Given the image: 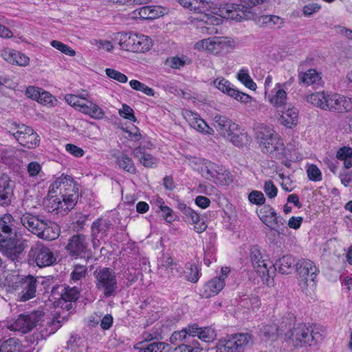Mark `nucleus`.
Wrapping results in <instances>:
<instances>
[{
	"mask_svg": "<svg viewBox=\"0 0 352 352\" xmlns=\"http://www.w3.org/2000/svg\"><path fill=\"white\" fill-rule=\"evenodd\" d=\"M65 289V285H55L52 287L50 296V300H54V306H58L63 298V293Z\"/></svg>",
	"mask_w": 352,
	"mask_h": 352,
	"instance_id": "de8ad7c7",
	"label": "nucleus"
},
{
	"mask_svg": "<svg viewBox=\"0 0 352 352\" xmlns=\"http://www.w3.org/2000/svg\"><path fill=\"white\" fill-rule=\"evenodd\" d=\"M45 217L34 214L32 212H26L21 217V224L30 232L36 235H39V232L42 226H44Z\"/></svg>",
	"mask_w": 352,
	"mask_h": 352,
	"instance_id": "a211bd4d",
	"label": "nucleus"
},
{
	"mask_svg": "<svg viewBox=\"0 0 352 352\" xmlns=\"http://www.w3.org/2000/svg\"><path fill=\"white\" fill-rule=\"evenodd\" d=\"M56 256L50 248L43 244H37L30 248L28 260L35 263L39 267L53 265L56 263Z\"/></svg>",
	"mask_w": 352,
	"mask_h": 352,
	"instance_id": "1a4fd4ad",
	"label": "nucleus"
},
{
	"mask_svg": "<svg viewBox=\"0 0 352 352\" xmlns=\"http://www.w3.org/2000/svg\"><path fill=\"white\" fill-rule=\"evenodd\" d=\"M190 338H192L187 327L181 331H174L170 338V342L171 344H177V343L180 341H186L187 340H189Z\"/></svg>",
	"mask_w": 352,
	"mask_h": 352,
	"instance_id": "864d4df0",
	"label": "nucleus"
},
{
	"mask_svg": "<svg viewBox=\"0 0 352 352\" xmlns=\"http://www.w3.org/2000/svg\"><path fill=\"white\" fill-rule=\"evenodd\" d=\"M263 190L270 199L276 197L278 192V189L272 180H267L265 182Z\"/></svg>",
	"mask_w": 352,
	"mask_h": 352,
	"instance_id": "0e129e2a",
	"label": "nucleus"
},
{
	"mask_svg": "<svg viewBox=\"0 0 352 352\" xmlns=\"http://www.w3.org/2000/svg\"><path fill=\"white\" fill-rule=\"evenodd\" d=\"M211 45L209 47V52L218 54L223 52H228L232 46L233 41L228 40L225 37H214L210 38Z\"/></svg>",
	"mask_w": 352,
	"mask_h": 352,
	"instance_id": "2f4dec72",
	"label": "nucleus"
},
{
	"mask_svg": "<svg viewBox=\"0 0 352 352\" xmlns=\"http://www.w3.org/2000/svg\"><path fill=\"white\" fill-rule=\"evenodd\" d=\"M336 158L344 162L345 168L352 167V148L343 146L338 149L336 153Z\"/></svg>",
	"mask_w": 352,
	"mask_h": 352,
	"instance_id": "c03bdc74",
	"label": "nucleus"
},
{
	"mask_svg": "<svg viewBox=\"0 0 352 352\" xmlns=\"http://www.w3.org/2000/svg\"><path fill=\"white\" fill-rule=\"evenodd\" d=\"M299 83L309 86L318 83L321 80L320 74L314 69H308L298 74Z\"/></svg>",
	"mask_w": 352,
	"mask_h": 352,
	"instance_id": "f704fd0d",
	"label": "nucleus"
},
{
	"mask_svg": "<svg viewBox=\"0 0 352 352\" xmlns=\"http://www.w3.org/2000/svg\"><path fill=\"white\" fill-rule=\"evenodd\" d=\"M138 344L141 345L137 347L139 352H162L166 347L165 343L162 342H152L147 344H142V342H140Z\"/></svg>",
	"mask_w": 352,
	"mask_h": 352,
	"instance_id": "3c124183",
	"label": "nucleus"
},
{
	"mask_svg": "<svg viewBox=\"0 0 352 352\" xmlns=\"http://www.w3.org/2000/svg\"><path fill=\"white\" fill-rule=\"evenodd\" d=\"M44 223H45L44 226H42L38 236L47 241L56 239L59 236L58 226L46 218H45Z\"/></svg>",
	"mask_w": 352,
	"mask_h": 352,
	"instance_id": "c85d7f7f",
	"label": "nucleus"
},
{
	"mask_svg": "<svg viewBox=\"0 0 352 352\" xmlns=\"http://www.w3.org/2000/svg\"><path fill=\"white\" fill-rule=\"evenodd\" d=\"M65 249L68 254L75 258L89 259L92 256L91 252L88 248L87 236L82 234L73 235L69 239Z\"/></svg>",
	"mask_w": 352,
	"mask_h": 352,
	"instance_id": "ddd939ff",
	"label": "nucleus"
},
{
	"mask_svg": "<svg viewBox=\"0 0 352 352\" xmlns=\"http://www.w3.org/2000/svg\"><path fill=\"white\" fill-rule=\"evenodd\" d=\"M81 112L89 115L91 118L96 120L102 119L104 116V111L96 104L86 100L85 105L81 106Z\"/></svg>",
	"mask_w": 352,
	"mask_h": 352,
	"instance_id": "c9c22d12",
	"label": "nucleus"
},
{
	"mask_svg": "<svg viewBox=\"0 0 352 352\" xmlns=\"http://www.w3.org/2000/svg\"><path fill=\"white\" fill-rule=\"evenodd\" d=\"M105 73L109 78L113 79L119 82L125 83L128 80V78L125 74L114 69L107 68L105 69Z\"/></svg>",
	"mask_w": 352,
	"mask_h": 352,
	"instance_id": "bf43d9fd",
	"label": "nucleus"
},
{
	"mask_svg": "<svg viewBox=\"0 0 352 352\" xmlns=\"http://www.w3.org/2000/svg\"><path fill=\"white\" fill-rule=\"evenodd\" d=\"M214 85L216 87L224 94L232 97L236 93V89L228 80L222 78L221 79L217 78L214 80Z\"/></svg>",
	"mask_w": 352,
	"mask_h": 352,
	"instance_id": "49530a36",
	"label": "nucleus"
},
{
	"mask_svg": "<svg viewBox=\"0 0 352 352\" xmlns=\"http://www.w3.org/2000/svg\"><path fill=\"white\" fill-rule=\"evenodd\" d=\"M65 150L76 157H80L85 154L82 148L73 144H67Z\"/></svg>",
	"mask_w": 352,
	"mask_h": 352,
	"instance_id": "774afa93",
	"label": "nucleus"
},
{
	"mask_svg": "<svg viewBox=\"0 0 352 352\" xmlns=\"http://www.w3.org/2000/svg\"><path fill=\"white\" fill-rule=\"evenodd\" d=\"M51 45L54 47L55 49L59 50L62 53L69 56H74L76 55V51L72 49L70 47H69L67 45L64 44L63 43L54 40L51 42Z\"/></svg>",
	"mask_w": 352,
	"mask_h": 352,
	"instance_id": "6e6d98bb",
	"label": "nucleus"
},
{
	"mask_svg": "<svg viewBox=\"0 0 352 352\" xmlns=\"http://www.w3.org/2000/svg\"><path fill=\"white\" fill-rule=\"evenodd\" d=\"M309 179L313 182H320L322 179V173L315 164H310L307 169Z\"/></svg>",
	"mask_w": 352,
	"mask_h": 352,
	"instance_id": "13d9d810",
	"label": "nucleus"
},
{
	"mask_svg": "<svg viewBox=\"0 0 352 352\" xmlns=\"http://www.w3.org/2000/svg\"><path fill=\"white\" fill-rule=\"evenodd\" d=\"M116 162L118 166L123 169L124 171L135 174L136 173V168L132 158L129 157L125 153H121L116 157Z\"/></svg>",
	"mask_w": 352,
	"mask_h": 352,
	"instance_id": "a19ab883",
	"label": "nucleus"
},
{
	"mask_svg": "<svg viewBox=\"0 0 352 352\" xmlns=\"http://www.w3.org/2000/svg\"><path fill=\"white\" fill-rule=\"evenodd\" d=\"M201 171L203 176L208 179H219L220 176L223 175V168L217 164L207 161L201 167Z\"/></svg>",
	"mask_w": 352,
	"mask_h": 352,
	"instance_id": "7c9ffc66",
	"label": "nucleus"
},
{
	"mask_svg": "<svg viewBox=\"0 0 352 352\" xmlns=\"http://www.w3.org/2000/svg\"><path fill=\"white\" fill-rule=\"evenodd\" d=\"M226 4L223 5V6H221L219 8H217L216 6L213 3L212 9L210 10V13L206 14V23L208 25H219L222 23V19H226V17H223V16L220 15V12H217V10L221 8H223ZM209 12V10H208ZM226 19H228L226 18ZM232 20V19H230Z\"/></svg>",
	"mask_w": 352,
	"mask_h": 352,
	"instance_id": "a18cd8bd",
	"label": "nucleus"
},
{
	"mask_svg": "<svg viewBox=\"0 0 352 352\" xmlns=\"http://www.w3.org/2000/svg\"><path fill=\"white\" fill-rule=\"evenodd\" d=\"M276 215V210L270 205L267 204L263 205L258 212L260 219L270 229L272 226V220Z\"/></svg>",
	"mask_w": 352,
	"mask_h": 352,
	"instance_id": "ea45409f",
	"label": "nucleus"
},
{
	"mask_svg": "<svg viewBox=\"0 0 352 352\" xmlns=\"http://www.w3.org/2000/svg\"><path fill=\"white\" fill-rule=\"evenodd\" d=\"M159 262L160 263L161 266L170 270L173 274H174V270L178 276H181L183 273V268L177 263H175L172 257H170L168 254H163L160 257Z\"/></svg>",
	"mask_w": 352,
	"mask_h": 352,
	"instance_id": "37998d69",
	"label": "nucleus"
},
{
	"mask_svg": "<svg viewBox=\"0 0 352 352\" xmlns=\"http://www.w3.org/2000/svg\"><path fill=\"white\" fill-rule=\"evenodd\" d=\"M213 120L217 131L234 146L243 148L251 142V138L247 131L228 118L217 114Z\"/></svg>",
	"mask_w": 352,
	"mask_h": 352,
	"instance_id": "7ed1b4c3",
	"label": "nucleus"
},
{
	"mask_svg": "<svg viewBox=\"0 0 352 352\" xmlns=\"http://www.w3.org/2000/svg\"><path fill=\"white\" fill-rule=\"evenodd\" d=\"M22 344L16 338H10L1 346L0 352H21Z\"/></svg>",
	"mask_w": 352,
	"mask_h": 352,
	"instance_id": "8fccbe9b",
	"label": "nucleus"
},
{
	"mask_svg": "<svg viewBox=\"0 0 352 352\" xmlns=\"http://www.w3.org/2000/svg\"><path fill=\"white\" fill-rule=\"evenodd\" d=\"M248 199L250 203L258 206L263 205L265 201L264 195L258 190H252L248 195Z\"/></svg>",
	"mask_w": 352,
	"mask_h": 352,
	"instance_id": "052dcab7",
	"label": "nucleus"
},
{
	"mask_svg": "<svg viewBox=\"0 0 352 352\" xmlns=\"http://www.w3.org/2000/svg\"><path fill=\"white\" fill-rule=\"evenodd\" d=\"M255 130L256 140L260 148L266 144L267 142L272 141V138L277 135L271 126L263 124H258Z\"/></svg>",
	"mask_w": 352,
	"mask_h": 352,
	"instance_id": "bb28decb",
	"label": "nucleus"
},
{
	"mask_svg": "<svg viewBox=\"0 0 352 352\" xmlns=\"http://www.w3.org/2000/svg\"><path fill=\"white\" fill-rule=\"evenodd\" d=\"M252 339L248 333L232 334L219 341L217 348L220 352H243Z\"/></svg>",
	"mask_w": 352,
	"mask_h": 352,
	"instance_id": "9d476101",
	"label": "nucleus"
},
{
	"mask_svg": "<svg viewBox=\"0 0 352 352\" xmlns=\"http://www.w3.org/2000/svg\"><path fill=\"white\" fill-rule=\"evenodd\" d=\"M179 4L190 10L205 12L212 9L213 3L208 0H177Z\"/></svg>",
	"mask_w": 352,
	"mask_h": 352,
	"instance_id": "393cba45",
	"label": "nucleus"
},
{
	"mask_svg": "<svg viewBox=\"0 0 352 352\" xmlns=\"http://www.w3.org/2000/svg\"><path fill=\"white\" fill-rule=\"evenodd\" d=\"M87 267L86 265L76 264L74 265L73 270L70 274V278L74 282H77L86 277Z\"/></svg>",
	"mask_w": 352,
	"mask_h": 352,
	"instance_id": "5fc2aeb1",
	"label": "nucleus"
},
{
	"mask_svg": "<svg viewBox=\"0 0 352 352\" xmlns=\"http://www.w3.org/2000/svg\"><path fill=\"white\" fill-rule=\"evenodd\" d=\"M237 78L248 89L253 91L256 90V85L250 76L247 69L243 68L240 69L237 74Z\"/></svg>",
	"mask_w": 352,
	"mask_h": 352,
	"instance_id": "09e8293b",
	"label": "nucleus"
},
{
	"mask_svg": "<svg viewBox=\"0 0 352 352\" xmlns=\"http://www.w3.org/2000/svg\"><path fill=\"white\" fill-rule=\"evenodd\" d=\"M296 270L299 275L302 287V285L310 287L316 285V278L319 270L313 261L308 259L299 260Z\"/></svg>",
	"mask_w": 352,
	"mask_h": 352,
	"instance_id": "2eb2a0df",
	"label": "nucleus"
},
{
	"mask_svg": "<svg viewBox=\"0 0 352 352\" xmlns=\"http://www.w3.org/2000/svg\"><path fill=\"white\" fill-rule=\"evenodd\" d=\"M50 189L54 192L59 190L65 211H70L76 206L78 199V186L71 176L62 175L50 185Z\"/></svg>",
	"mask_w": 352,
	"mask_h": 352,
	"instance_id": "20e7f679",
	"label": "nucleus"
},
{
	"mask_svg": "<svg viewBox=\"0 0 352 352\" xmlns=\"http://www.w3.org/2000/svg\"><path fill=\"white\" fill-rule=\"evenodd\" d=\"M65 100L70 106L78 109L81 112V106L85 105L84 98H80L76 95L67 94L65 96Z\"/></svg>",
	"mask_w": 352,
	"mask_h": 352,
	"instance_id": "4d7b16f0",
	"label": "nucleus"
},
{
	"mask_svg": "<svg viewBox=\"0 0 352 352\" xmlns=\"http://www.w3.org/2000/svg\"><path fill=\"white\" fill-rule=\"evenodd\" d=\"M225 281L221 278L214 277L207 281L201 289V296L203 298H210L218 294L224 287Z\"/></svg>",
	"mask_w": 352,
	"mask_h": 352,
	"instance_id": "5701e85b",
	"label": "nucleus"
},
{
	"mask_svg": "<svg viewBox=\"0 0 352 352\" xmlns=\"http://www.w3.org/2000/svg\"><path fill=\"white\" fill-rule=\"evenodd\" d=\"M176 208L181 212L182 217L186 222L191 224L199 222V214L183 201L178 200Z\"/></svg>",
	"mask_w": 352,
	"mask_h": 352,
	"instance_id": "c756f323",
	"label": "nucleus"
},
{
	"mask_svg": "<svg viewBox=\"0 0 352 352\" xmlns=\"http://www.w3.org/2000/svg\"><path fill=\"white\" fill-rule=\"evenodd\" d=\"M250 260L256 272L261 276L262 280L268 283L269 279L274 276V270H270L272 262L264 259L258 246L250 249Z\"/></svg>",
	"mask_w": 352,
	"mask_h": 352,
	"instance_id": "9b49d317",
	"label": "nucleus"
},
{
	"mask_svg": "<svg viewBox=\"0 0 352 352\" xmlns=\"http://www.w3.org/2000/svg\"><path fill=\"white\" fill-rule=\"evenodd\" d=\"M119 115L121 117L134 122L137 121V118L134 115L133 109L126 104H124L122 109L119 110Z\"/></svg>",
	"mask_w": 352,
	"mask_h": 352,
	"instance_id": "e2e57ef3",
	"label": "nucleus"
},
{
	"mask_svg": "<svg viewBox=\"0 0 352 352\" xmlns=\"http://www.w3.org/2000/svg\"><path fill=\"white\" fill-rule=\"evenodd\" d=\"M279 333L278 327L276 324L263 325L259 331V336L265 340H276Z\"/></svg>",
	"mask_w": 352,
	"mask_h": 352,
	"instance_id": "4c0bfd02",
	"label": "nucleus"
},
{
	"mask_svg": "<svg viewBox=\"0 0 352 352\" xmlns=\"http://www.w3.org/2000/svg\"><path fill=\"white\" fill-rule=\"evenodd\" d=\"M165 64L168 65L173 69H179L186 65V61L184 57H179L177 56L168 58L166 60Z\"/></svg>",
	"mask_w": 352,
	"mask_h": 352,
	"instance_id": "680f3d73",
	"label": "nucleus"
},
{
	"mask_svg": "<svg viewBox=\"0 0 352 352\" xmlns=\"http://www.w3.org/2000/svg\"><path fill=\"white\" fill-rule=\"evenodd\" d=\"M157 212H162V216L166 222L171 223L176 219V215L173 210L167 206L162 207L160 210H157Z\"/></svg>",
	"mask_w": 352,
	"mask_h": 352,
	"instance_id": "338daca9",
	"label": "nucleus"
},
{
	"mask_svg": "<svg viewBox=\"0 0 352 352\" xmlns=\"http://www.w3.org/2000/svg\"><path fill=\"white\" fill-rule=\"evenodd\" d=\"M323 332L320 325L300 323L285 334V339L295 347L313 346L322 340Z\"/></svg>",
	"mask_w": 352,
	"mask_h": 352,
	"instance_id": "f03ea898",
	"label": "nucleus"
},
{
	"mask_svg": "<svg viewBox=\"0 0 352 352\" xmlns=\"http://www.w3.org/2000/svg\"><path fill=\"white\" fill-rule=\"evenodd\" d=\"M160 8L155 6H146L133 12L134 17L144 20L154 19L161 16Z\"/></svg>",
	"mask_w": 352,
	"mask_h": 352,
	"instance_id": "72a5a7b5",
	"label": "nucleus"
},
{
	"mask_svg": "<svg viewBox=\"0 0 352 352\" xmlns=\"http://www.w3.org/2000/svg\"><path fill=\"white\" fill-rule=\"evenodd\" d=\"M185 267L186 271H183L185 279L193 283H197L201 275V270L197 265L190 263H187Z\"/></svg>",
	"mask_w": 352,
	"mask_h": 352,
	"instance_id": "79ce46f5",
	"label": "nucleus"
},
{
	"mask_svg": "<svg viewBox=\"0 0 352 352\" xmlns=\"http://www.w3.org/2000/svg\"><path fill=\"white\" fill-rule=\"evenodd\" d=\"M96 288L102 292L105 297L115 295L118 281L114 270L110 267H98L94 272Z\"/></svg>",
	"mask_w": 352,
	"mask_h": 352,
	"instance_id": "0eeeda50",
	"label": "nucleus"
},
{
	"mask_svg": "<svg viewBox=\"0 0 352 352\" xmlns=\"http://www.w3.org/2000/svg\"><path fill=\"white\" fill-rule=\"evenodd\" d=\"M17 141L24 147L33 148L39 144L40 139L38 135L32 128V133L26 132L22 137L17 138Z\"/></svg>",
	"mask_w": 352,
	"mask_h": 352,
	"instance_id": "e433bc0d",
	"label": "nucleus"
},
{
	"mask_svg": "<svg viewBox=\"0 0 352 352\" xmlns=\"http://www.w3.org/2000/svg\"><path fill=\"white\" fill-rule=\"evenodd\" d=\"M14 185L8 177L0 179V206H8L14 199Z\"/></svg>",
	"mask_w": 352,
	"mask_h": 352,
	"instance_id": "412c9836",
	"label": "nucleus"
},
{
	"mask_svg": "<svg viewBox=\"0 0 352 352\" xmlns=\"http://www.w3.org/2000/svg\"><path fill=\"white\" fill-rule=\"evenodd\" d=\"M120 49L133 52H145L152 47V41L148 36L133 32H118L115 35Z\"/></svg>",
	"mask_w": 352,
	"mask_h": 352,
	"instance_id": "39448f33",
	"label": "nucleus"
},
{
	"mask_svg": "<svg viewBox=\"0 0 352 352\" xmlns=\"http://www.w3.org/2000/svg\"><path fill=\"white\" fill-rule=\"evenodd\" d=\"M112 223L110 220L99 217L96 219L91 227V236L94 248L100 245V241L107 236Z\"/></svg>",
	"mask_w": 352,
	"mask_h": 352,
	"instance_id": "dca6fc26",
	"label": "nucleus"
},
{
	"mask_svg": "<svg viewBox=\"0 0 352 352\" xmlns=\"http://www.w3.org/2000/svg\"><path fill=\"white\" fill-rule=\"evenodd\" d=\"M298 110L295 107H288L287 109L282 111L280 117L281 124L287 128H292L298 123Z\"/></svg>",
	"mask_w": 352,
	"mask_h": 352,
	"instance_id": "473e14b6",
	"label": "nucleus"
},
{
	"mask_svg": "<svg viewBox=\"0 0 352 352\" xmlns=\"http://www.w3.org/2000/svg\"><path fill=\"white\" fill-rule=\"evenodd\" d=\"M343 96L338 94H328L324 91L313 93L307 96V102L322 109L335 111L340 113Z\"/></svg>",
	"mask_w": 352,
	"mask_h": 352,
	"instance_id": "6e6552de",
	"label": "nucleus"
},
{
	"mask_svg": "<svg viewBox=\"0 0 352 352\" xmlns=\"http://www.w3.org/2000/svg\"><path fill=\"white\" fill-rule=\"evenodd\" d=\"M53 278L50 276L36 278L33 276L29 275L21 280L22 291L21 293V300L26 301L35 297L36 292L38 285H43L44 288L48 287Z\"/></svg>",
	"mask_w": 352,
	"mask_h": 352,
	"instance_id": "f8f14e48",
	"label": "nucleus"
},
{
	"mask_svg": "<svg viewBox=\"0 0 352 352\" xmlns=\"http://www.w3.org/2000/svg\"><path fill=\"white\" fill-rule=\"evenodd\" d=\"M183 115L185 119L189 122L190 126L197 131L206 135H212L214 133L213 129L210 127L205 120L201 118L198 113L186 110Z\"/></svg>",
	"mask_w": 352,
	"mask_h": 352,
	"instance_id": "aec40b11",
	"label": "nucleus"
},
{
	"mask_svg": "<svg viewBox=\"0 0 352 352\" xmlns=\"http://www.w3.org/2000/svg\"><path fill=\"white\" fill-rule=\"evenodd\" d=\"M80 296V290L77 287H69L65 285V289L63 293V302H76Z\"/></svg>",
	"mask_w": 352,
	"mask_h": 352,
	"instance_id": "603ef678",
	"label": "nucleus"
},
{
	"mask_svg": "<svg viewBox=\"0 0 352 352\" xmlns=\"http://www.w3.org/2000/svg\"><path fill=\"white\" fill-rule=\"evenodd\" d=\"M188 329L192 338L197 336L199 340L205 342H212L217 338L215 330L210 327L201 328L197 324H192L188 326Z\"/></svg>",
	"mask_w": 352,
	"mask_h": 352,
	"instance_id": "4be33fe9",
	"label": "nucleus"
},
{
	"mask_svg": "<svg viewBox=\"0 0 352 352\" xmlns=\"http://www.w3.org/2000/svg\"><path fill=\"white\" fill-rule=\"evenodd\" d=\"M135 157L138 158L140 162L146 168H152L157 166L158 160L151 154L145 151L142 146H138L133 151Z\"/></svg>",
	"mask_w": 352,
	"mask_h": 352,
	"instance_id": "a878e982",
	"label": "nucleus"
},
{
	"mask_svg": "<svg viewBox=\"0 0 352 352\" xmlns=\"http://www.w3.org/2000/svg\"><path fill=\"white\" fill-rule=\"evenodd\" d=\"M14 221L10 214L0 216V252L13 261L18 260L29 243L16 234Z\"/></svg>",
	"mask_w": 352,
	"mask_h": 352,
	"instance_id": "f257e3e1",
	"label": "nucleus"
},
{
	"mask_svg": "<svg viewBox=\"0 0 352 352\" xmlns=\"http://www.w3.org/2000/svg\"><path fill=\"white\" fill-rule=\"evenodd\" d=\"M4 59L10 63H16L20 66L27 65L30 60L29 58L26 55L15 50L5 52Z\"/></svg>",
	"mask_w": 352,
	"mask_h": 352,
	"instance_id": "58836bf2",
	"label": "nucleus"
},
{
	"mask_svg": "<svg viewBox=\"0 0 352 352\" xmlns=\"http://www.w3.org/2000/svg\"><path fill=\"white\" fill-rule=\"evenodd\" d=\"M45 208L48 212L64 215L69 211H65V206L60 197L51 196L45 201Z\"/></svg>",
	"mask_w": 352,
	"mask_h": 352,
	"instance_id": "cd10ccee",
	"label": "nucleus"
},
{
	"mask_svg": "<svg viewBox=\"0 0 352 352\" xmlns=\"http://www.w3.org/2000/svg\"><path fill=\"white\" fill-rule=\"evenodd\" d=\"M298 261L290 254L283 255L276 260L274 264L272 263L270 270H274V274L276 271L282 274H289L296 270Z\"/></svg>",
	"mask_w": 352,
	"mask_h": 352,
	"instance_id": "6ab92c4d",
	"label": "nucleus"
},
{
	"mask_svg": "<svg viewBox=\"0 0 352 352\" xmlns=\"http://www.w3.org/2000/svg\"><path fill=\"white\" fill-rule=\"evenodd\" d=\"M266 0H241V3H227L226 5L217 10L220 15L228 19L241 21L247 19L251 13L250 8L263 3Z\"/></svg>",
	"mask_w": 352,
	"mask_h": 352,
	"instance_id": "423d86ee",
	"label": "nucleus"
},
{
	"mask_svg": "<svg viewBox=\"0 0 352 352\" xmlns=\"http://www.w3.org/2000/svg\"><path fill=\"white\" fill-rule=\"evenodd\" d=\"M43 316L41 309H34V311L28 315L20 314L16 319L9 326V329L12 331H19L22 333H26L30 331L41 320Z\"/></svg>",
	"mask_w": 352,
	"mask_h": 352,
	"instance_id": "4468645a",
	"label": "nucleus"
},
{
	"mask_svg": "<svg viewBox=\"0 0 352 352\" xmlns=\"http://www.w3.org/2000/svg\"><path fill=\"white\" fill-rule=\"evenodd\" d=\"M283 87L282 84L276 83L268 96L270 102L276 109L284 108L287 105V95Z\"/></svg>",
	"mask_w": 352,
	"mask_h": 352,
	"instance_id": "b1692460",
	"label": "nucleus"
},
{
	"mask_svg": "<svg viewBox=\"0 0 352 352\" xmlns=\"http://www.w3.org/2000/svg\"><path fill=\"white\" fill-rule=\"evenodd\" d=\"M206 250L204 249V261L206 265L209 266L210 264V259L213 258V254L215 252V249L213 245V242L210 241L208 243H206Z\"/></svg>",
	"mask_w": 352,
	"mask_h": 352,
	"instance_id": "69168bd1",
	"label": "nucleus"
},
{
	"mask_svg": "<svg viewBox=\"0 0 352 352\" xmlns=\"http://www.w3.org/2000/svg\"><path fill=\"white\" fill-rule=\"evenodd\" d=\"M263 153L267 155L271 158L283 160L286 157V148L281 139L277 134L268 141L261 148Z\"/></svg>",
	"mask_w": 352,
	"mask_h": 352,
	"instance_id": "f3484780",
	"label": "nucleus"
}]
</instances>
